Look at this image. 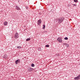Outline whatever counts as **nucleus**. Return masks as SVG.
Returning <instances> with one entry per match:
<instances>
[{
	"label": "nucleus",
	"mask_w": 80,
	"mask_h": 80,
	"mask_svg": "<svg viewBox=\"0 0 80 80\" xmlns=\"http://www.w3.org/2000/svg\"><path fill=\"white\" fill-rule=\"evenodd\" d=\"M57 40L60 43H62V40L60 38H58L57 39Z\"/></svg>",
	"instance_id": "nucleus-3"
},
{
	"label": "nucleus",
	"mask_w": 80,
	"mask_h": 80,
	"mask_svg": "<svg viewBox=\"0 0 80 80\" xmlns=\"http://www.w3.org/2000/svg\"><path fill=\"white\" fill-rule=\"evenodd\" d=\"M8 23V22H5L4 23V25H7V24Z\"/></svg>",
	"instance_id": "nucleus-9"
},
{
	"label": "nucleus",
	"mask_w": 80,
	"mask_h": 80,
	"mask_svg": "<svg viewBox=\"0 0 80 80\" xmlns=\"http://www.w3.org/2000/svg\"><path fill=\"white\" fill-rule=\"evenodd\" d=\"M43 27L42 28V29H45V25H43Z\"/></svg>",
	"instance_id": "nucleus-12"
},
{
	"label": "nucleus",
	"mask_w": 80,
	"mask_h": 80,
	"mask_svg": "<svg viewBox=\"0 0 80 80\" xmlns=\"http://www.w3.org/2000/svg\"><path fill=\"white\" fill-rule=\"evenodd\" d=\"M37 23H38V25H40V24H41V23H42V22L40 20H38V21Z\"/></svg>",
	"instance_id": "nucleus-4"
},
{
	"label": "nucleus",
	"mask_w": 80,
	"mask_h": 80,
	"mask_svg": "<svg viewBox=\"0 0 80 80\" xmlns=\"http://www.w3.org/2000/svg\"><path fill=\"white\" fill-rule=\"evenodd\" d=\"M66 44H66V43H64V45H66Z\"/></svg>",
	"instance_id": "nucleus-25"
},
{
	"label": "nucleus",
	"mask_w": 80,
	"mask_h": 80,
	"mask_svg": "<svg viewBox=\"0 0 80 80\" xmlns=\"http://www.w3.org/2000/svg\"><path fill=\"white\" fill-rule=\"evenodd\" d=\"M74 2H75V3L78 2V0H74Z\"/></svg>",
	"instance_id": "nucleus-13"
},
{
	"label": "nucleus",
	"mask_w": 80,
	"mask_h": 80,
	"mask_svg": "<svg viewBox=\"0 0 80 80\" xmlns=\"http://www.w3.org/2000/svg\"><path fill=\"white\" fill-rule=\"evenodd\" d=\"M66 47H69V45L68 44H66Z\"/></svg>",
	"instance_id": "nucleus-16"
},
{
	"label": "nucleus",
	"mask_w": 80,
	"mask_h": 80,
	"mask_svg": "<svg viewBox=\"0 0 80 80\" xmlns=\"http://www.w3.org/2000/svg\"><path fill=\"white\" fill-rule=\"evenodd\" d=\"M17 48L20 49V48H22V47L21 46H17Z\"/></svg>",
	"instance_id": "nucleus-14"
},
{
	"label": "nucleus",
	"mask_w": 80,
	"mask_h": 80,
	"mask_svg": "<svg viewBox=\"0 0 80 80\" xmlns=\"http://www.w3.org/2000/svg\"><path fill=\"white\" fill-rule=\"evenodd\" d=\"M38 20H40V19H39Z\"/></svg>",
	"instance_id": "nucleus-28"
},
{
	"label": "nucleus",
	"mask_w": 80,
	"mask_h": 80,
	"mask_svg": "<svg viewBox=\"0 0 80 80\" xmlns=\"http://www.w3.org/2000/svg\"><path fill=\"white\" fill-rule=\"evenodd\" d=\"M29 40H30V38H27L26 39V41H27V42H28V41H29Z\"/></svg>",
	"instance_id": "nucleus-10"
},
{
	"label": "nucleus",
	"mask_w": 80,
	"mask_h": 80,
	"mask_svg": "<svg viewBox=\"0 0 80 80\" xmlns=\"http://www.w3.org/2000/svg\"><path fill=\"white\" fill-rule=\"evenodd\" d=\"M80 79V75H78L77 77L74 78V79L75 80H79Z\"/></svg>",
	"instance_id": "nucleus-2"
},
{
	"label": "nucleus",
	"mask_w": 80,
	"mask_h": 80,
	"mask_svg": "<svg viewBox=\"0 0 80 80\" xmlns=\"http://www.w3.org/2000/svg\"><path fill=\"white\" fill-rule=\"evenodd\" d=\"M19 61V60L18 59L17 60H16L15 61V63L16 64H18V61Z\"/></svg>",
	"instance_id": "nucleus-8"
},
{
	"label": "nucleus",
	"mask_w": 80,
	"mask_h": 80,
	"mask_svg": "<svg viewBox=\"0 0 80 80\" xmlns=\"http://www.w3.org/2000/svg\"><path fill=\"white\" fill-rule=\"evenodd\" d=\"M41 14V13H39V15H40Z\"/></svg>",
	"instance_id": "nucleus-27"
},
{
	"label": "nucleus",
	"mask_w": 80,
	"mask_h": 80,
	"mask_svg": "<svg viewBox=\"0 0 80 80\" xmlns=\"http://www.w3.org/2000/svg\"><path fill=\"white\" fill-rule=\"evenodd\" d=\"M65 19V18L64 17H62V18H60L58 19V20H63L64 19Z\"/></svg>",
	"instance_id": "nucleus-5"
},
{
	"label": "nucleus",
	"mask_w": 80,
	"mask_h": 80,
	"mask_svg": "<svg viewBox=\"0 0 80 80\" xmlns=\"http://www.w3.org/2000/svg\"><path fill=\"white\" fill-rule=\"evenodd\" d=\"M63 22V21H61V20H59L58 21V23H61L62 22Z\"/></svg>",
	"instance_id": "nucleus-11"
},
{
	"label": "nucleus",
	"mask_w": 80,
	"mask_h": 80,
	"mask_svg": "<svg viewBox=\"0 0 80 80\" xmlns=\"http://www.w3.org/2000/svg\"><path fill=\"white\" fill-rule=\"evenodd\" d=\"M73 5H75V6H76L77 5L76 4H73Z\"/></svg>",
	"instance_id": "nucleus-23"
},
{
	"label": "nucleus",
	"mask_w": 80,
	"mask_h": 80,
	"mask_svg": "<svg viewBox=\"0 0 80 80\" xmlns=\"http://www.w3.org/2000/svg\"><path fill=\"white\" fill-rule=\"evenodd\" d=\"M3 58H7V57H5V55L4 56V57H3Z\"/></svg>",
	"instance_id": "nucleus-21"
},
{
	"label": "nucleus",
	"mask_w": 80,
	"mask_h": 80,
	"mask_svg": "<svg viewBox=\"0 0 80 80\" xmlns=\"http://www.w3.org/2000/svg\"><path fill=\"white\" fill-rule=\"evenodd\" d=\"M16 8L17 10H20V8H19V7H18V6L16 7Z\"/></svg>",
	"instance_id": "nucleus-7"
},
{
	"label": "nucleus",
	"mask_w": 80,
	"mask_h": 80,
	"mask_svg": "<svg viewBox=\"0 0 80 80\" xmlns=\"http://www.w3.org/2000/svg\"><path fill=\"white\" fill-rule=\"evenodd\" d=\"M35 66V64H31V67H34Z\"/></svg>",
	"instance_id": "nucleus-15"
},
{
	"label": "nucleus",
	"mask_w": 80,
	"mask_h": 80,
	"mask_svg": "<svg viewBox=\"0 0 80 80\" xmlns=\"http://www.w3.org/2000/svg\"><path fill=\"white\" fill-rule=\"evenodd\" d=\"M46 47H49V45H47L45 46Z\"/></svg>",
	"instance_id": "nucleus-19"
},
{
	"label": "nucleus",
	"mask_w": 80,
	"mask_h": 80,
	"mask_svg": "<svg viewBox=\"0 0 80 80\" xmlns=\"http://www.w3.org/2000/svg\"><path fill=\"white\" fill-rule=\"evenodd\" d=\"M18 2H20V0H18Z\"/></svg>",
	"instance_id": "nucleus-26"
},
{
	"label": "nucleus",
	"mask_w": 80,
	"mask_h": 80,
	"mask_svg": "<svg viewBox=\"0 0 80 80\" xmlns=\"http://www.w3.org/2000/svg\"><path fill=\"white\" fill-rule=\"evenodd\" d=\"M58 20H56V22H58Z\"/></svg>",
	"instance_id": "nucleus-24"
},
{
	"label": "nucleus",
	"mask_w": 80,
	"mask_h": 80,
	"mask_svg": "<svg viewBox=\"0 0 80 80\" xmlns=\"http://www.w3.org/2000/svg\"><path fill=\"white\" fill-rule=\"evenodd\" d=\"M26 9H27H27H28V7L26 6Z\"/></svg>",
	"instance_id": "nucleus-22"
},
{
	"label": "nucleus",
	"mask_w": 80,
	"mask_h": 80,
	"mask_svg": "<svg viewBox=\"0 0 80 80\" xmlns=\"http://www.w3.org/2000/svg\"><path fill=\"white\" fill-rule=\"evenodd\" d=\"M68 38L67 37H65L64 38V40H68Z\"/></svg>",
	"instance_id": "nucleus-18"
},
{
	"label": "nucleus",
	"mask_w": 80,
	"mask_h": 80,
	"mask_svg": "<svg viewBox=\"0 0 80 80\" xmlns=\"http://www.w3.org/2000/svg\"><path fill=\"white\" fill-rule=\"evenodd\" d=\"M56 55V56H57L58 57H59L60 56V54H57Z\"/></svg>",
	"instance_id": "nucleus-17"
},
{
	"label": "nucleus",
	"mask_w": 80,
	"mask_h": 80,
	"mask_svg": "<svg viewBox=\"0 0 80 80\" xmlns=\"http://www.w3.org/2000/svg\"><path fill=\"white\" fill-rule=\"evenodd\" d=\"M17 38H18V33L16 32L15 33L14 35V38L16 39Z\"/></svg>",
	"instance_id": "nucleus-1"
},
{
	"label": "nucleus",
	"mask_w": 80,
	"mask_h": 80,
	"mask_svg": "<svg viewBox=\"0 0 80 80\" xmlns=\"http://www.w3.org/2000/svg\"><path fill=\"white\" fill-rule=\"evenodd\" d=\"M68 7H70L71 6V4H68Z\"/></svg>",
	"instance_id": "nucleus-20"
},
{
	"label": "nucleus",
	"mask_w": 80,
	"mask_h": 80,
	"mask_svg": "<svg viewBox=\"0 0 80 80\" xmlns=\"http://www.w3.org/2000/svg\"><path fill=\"white\" fill-rule=\"evenodd\" d=\"M33 68H28V71H29V72H30V71H32V70H33Z\"/></svg>",
	"instance_id": "nucleus-6"
}]
</instances>
